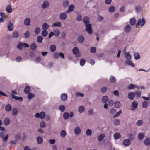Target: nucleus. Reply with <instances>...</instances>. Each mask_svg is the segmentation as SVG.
<instances>
[{
  "label": "nucleus",
  "mask_w": 150,
  "mask_h": 150,
  "mask_svg": "<svg viewBox=\"0 0 150 150\" xmlns=\"http://www.w3.org/2000/svg\"><path fill=\"white\" fill-rule=\"evenodd\" d=\"M125 64L127 65H129L132 67H134V64L133 63L131 60H126L125 62Z\"/></svg>",
  "instance_id": "nucleus-11"
},
{
  "label": "nucleus",
  "mask_w": 150,
  "mask_h": 150,
  "mask_svg": "<svg viewBox=\"0 0 150 150\" xmlns=\"http://www.w3.org/2000/svg\"><path fill=\"white\" fill-rule=\"evenodd\" d=\"M63 117L65 119H68L69 117V114L67 112H65L63 114Z\"/></svg>",
  "instance_id": "nucleus-30"
},
{
  "label": "nucleus",
  "mask_w": 150,
  "mask_h": 150,
  "mask_svg": "<svg viewBox=\"0 0 150 150\" xmlns=\"http://www.w3.org/2000/svg\"><path fill=\"white\" fill-rule=\"evenodd\" d=\"M59 109L61 112H63L65 110V107L64 106L61 105L59 106Z\"/></svg>",
  "instance_id": "nucleus-48"
},
{
  "label": "nucleus",
  "mask_w": 150,
  "mask_h": 150,
  "mask_svg": "<svg viewBox=\"0 0 150 150\" xmlns=\"http://www.w3.org/2000/svg\"><path fill=\"white\" fill-rule=\"evenodd\" d=\"M120 124V121L119 119H115L114 122V124L115 126L119 125Z\"/></svg>",
  "instance_id": "nucleus-43"
},
{
  "label": "nucleus",
  "mask_w": 150,
  "mask_h": 150,
  "mask_svg": "<svg viewBox=\"0 0 150 150\" xmlns=\"http://www.w3.org/2000/svg\"><path fill=\"white\" fill-rule=\"evenodd\" d=\"M128 88L129 89H133L134 88V84H130L128 87Z\"/></svg>",
  "instance_id": "nucleus-63"
},
{
  "label": "nucleus",
  "mask_w": 150,
  "mask_h": 150,
  "mask_svg": "<svg viewBox=\"0 0 150 150\" xmlns=\"http://www.w3.org/2000/svg\"><path fill=\"white\" fill-rule=\"evenodd\" d=\"M5 133L2 132H0V137L3 139V141L4 142H6L8 138V136L6 135L4 137Z\"/></svg>",
  "instance_id": "nucleus-4"
},
{
  "label": "nucleus",
  "mask_w": 150,
  "mask_h": 150,
  "mask_svg": "<svg viewBox=\"0 0 150 150\" xmlns=\"http://www.w3.org/2000/svg\"><path fill=\"white\" fill-rule=\"evenodd\" d=\"M148 106V103L146 101L143 102L142 103V107L143 108H146Z\"/></svg>",
  "instance_id": "nucleus-47"
},
{
  "label": "nucleus",
  "mask_w": 150,
  "mask_h": 150,
  "mask_svg": "<svg viewBox=\"0 0 150 150\" xmlns=\"http://www.w3.org/2000/svg\"><path fill=\"white\" fill-rule=\"evenodd\" d=\"M144 144L146 146H149L150 145V139L147 138L145 139L144 142Z\"/></svg>",
  "instance_id": "nucleus-13"
},
{
  "label": "nucleus",
  "mask_w": 150,
  "mask_h": 150,
  "mask_svg": "<svg viewBox=\"0 0 150 150\" xmlns=\"http://www.w3.org/2000/svg\"><path fill=\"white\" fill-rule=\"evenodd\" d=\"M54 35L56 36H58L60 34V31L59 30H56L54 31Z\"/></svg>",
  "instance_id": "nucleus-62"
},
{
  "label": "nucleus",
  "mask_w": 150,
  "mask_h": 150,
  "mask_svg": "<svg viewBox=\"0 0 150 150\" xmlns=\"http://www.w3.org/2000/svg\"><path fill=\"white\" fill-rule=\"evenodd\" d=\"M108 100V98L107 96H103L102 98V100L103 103H106Z\"/></svg>",
  "instance_id": "nucleus-29"
},
{
  "label": "nucleus",
  "mask_w": 150,
  "mask_h": 150,
  "mask_svg": "<svg viewBox=\"0 0 150 150\" xmlns=\"http://www.w3.org/2000/svg\"><path fill=\"white\" fill-rule=\"evenodd\" d=\"M10 122V120L8 118H6L5 119L4 121V125H9Z\"/></svg>",
  "instance_id": "nucleus-34"
},
{
  "label": "nucleus",
  "mask_w": 150,
  "mask_h": 150,
  "mask_svg": "<svg viewBox=\"0 0 150 150\" xmlns=\"http://www.w3.org/2000/svg\"><path fill=\"white\" fill-rule=\"evenodd\" d=\"M122 113V111H119L118 112H117L116 114L114 115V117H117L119 116L120 114Z\"/></svg>",
  "instance_id": "nucleus-61"
},
{
  "label": "nucleus",
  "mask_w": 150,
  "mask_h": 150,
  "mask_svg": "<svg viewBox=\"0 0 150 150\" xmlns=\"http://www.w3.org/2000/svg\"><path fill=\"white\" fill-rule=\"evenodd\" d=\"M83 22L85 24L86 27L85 30L88 33L91 34L92 32V30L91 28V25L90 24L89 18L88 17H86L83 19Z\"/></svg>",
  "instance_id": "nucleus-1"
},
{
  "label": "nucleus",
  "mask_w": 150,
  "mask_h": 150,
  "mask_svg": "<svg viewBox=\"0 0 150 150\" xmlns=\"http://www.w3.org/2000/svg\"><path fill=\"white\" fill-rule=\"evenodd\" d=\"M85 63V60L83 59H81L80 62V65L81 66H83Z\"/></svg>",
  "instance_id": "nucleus-58"
},
{
  "label": "nucleus",
  "mask_w": 150,
  "mask_h": 150,
  "mask_svg": "<svg viewBox=\"0 0 150 150\" xmlns=\"http://www.w3.org/2000/svg\"><path fill=\"white\" fill-rule=\"evenodd\" d=\"M6 10L8 13H11L12 12V11L11 5H8L7 6Z\"/></svg>",
  "instance_id": "nucleus-20"
},
{
  "label": "nucleus",
  "mask_w": 150,
  "mask_h": 150,
  "mask_svg": "<svg viewBox=\"0 0 150 150\" xmlns=\"http://www.w3.org/2000/svg\"><path fill=\"white\" fill-rule=\"evenodd\" d=\"M36 139L38 144H40L43 142V139L41 137H38Z\"/></svg>",
  "instance_id": "nucleus-17"
},
{
  "label": "nucleus",
  "mask_w": 150,
  "mask_h": 150,
  "mask_svg": "<svg viewBox=\"0 0 150 150\" xmlns=\"http://www.w3.org/2000/svg\"><path fill=\"white\" fill-rule=\"evenodd\" d=\"M12 36L14 38H18L19 37L18 32L16 31H13L12 34Z\"/></svg>",
  "instance_id": "nucleus-15"
},
{
  "label": "nucleus",
  "mask_w": 150,
  "mask_h": 150,
  "mask_svg": "<svg viewBox=\"0 0 150 150\" xmlns=\"http://www.w3.org/2000/svg\"><path fill=\"white\" fill-rule=\"evenodd\" d=\"M85 110L84 107L83 106H81L79 107L78 109V111L80 113L83 112Z\"/></svg>",
  "instance_id": "nucleus-19"
},
{
  "label": "nucleus",
  "mask_w": 150,
  "mask_h": 150,
  "mask_svg": "<svg viewBox=\"0 0 150 150\" xmlns=\"http://www.w3.org/2000/svg\"><path fill=\"white\" fill-rule=\"evenodd\" d=\"M40 126L41 128H44L45 127L46 124L44 122H42L40 123Z\"/></svg>",
  "instance_id": "nucleus-60"
},
{
  "label": "nucleus",
  "mask_w": 150,
  "mask_h": 150,
  "mask_svg": "<svg viewBox=\"0 0 150 150\" xmlns=\"http://www.w3.org/2000/svg\"><path fill=\"white\" fill-rule=\"evenodd\" d=\"M49 6V2L47 0L44 1L41 5V7L43 9H45Z\"/></svg>",
  "instance_id": "nucleus-3"
},
{
  "label": "nucleus",
  "mask_w": 150,
  "mask_h": 150,
  "mask_svg": "<svg viewBox=\"0 0 150 150\" xmlns=\"http://www.w3.org/2000/svg\"><path fill=\"white\" fill-rule=\"evenodd\" d=\"M81 132V129L79 127H76L74 129V133L76 135H78L80 134Z\"/></svg>",
  "instance_id": "nucleus-8"
},
{
  "label": "nucleus",
  "mask_w": 150,
  "mask_h": 150,
  "mask_svg": "<svg viewBox=\"0 0 150 150\" xmlns=\"http://www.w3.org/2000/svg\"><path fill=\"white\" fill-rule=\"evenodd\" d=\"M62 23L61 22H57L53 23V26L54 27H60L61 26Z\"/></svg>",
  "instance_id": "nucleus-24"
},
{
  "label": "nucleus",
  "mask_w": 150,
  "mask_h": 150,
  "mask_svg": "<svg viewBox=\"0 0 150 150\" xmlns=\"http://www.w3.org/2000/svg\"><path fill=\"white\" fill-rule=\"evenodd\" d=\"M110 81L112 83H115L116 81L115 78L112 76L110 77Z\"/></svg>",
  "instance_id": "nucleus-51"
},
{
  "label": "nucleus",
  "mask_w": 150,
  "mask_h": 150,
  "mask_svg": "<svg viewBox=\"0 0 150 150\" xmlns=\"http://www.w3.org/2000/svg\"><path fill=\"white\" fill-rule=\"evenodd\" d=\"M135 94L136 97L139 98L141 95V92L140 91H137L135 92Z\"/></svg>",
  "instance_id": "nucleus-59"
},
{
  "label": "nucleus",
  "mask_w": 150,
  "mask_h": 150,
  "mask_svg": "<svg viewBox=\"0 0 150 150\" xmlns=\"http://www.w3.org/2000/svg\"><path fill=\"white\" fill-rule=\"evenodd\" d=\"M78 40L80 43H81L83 42L84 40L83 37L82 36H79L78 38Z\"/></svg>",
  "instance_id": "nucleus-32"
},
{
  "label": "nucleus",
  "mask_w": 150,
  "mask_h": 150,
  "mask_svg": "<svg viewBox=\"0 0 150 150\" xmlns=\"http://www.w3.org/2000/svg\"><path fill=\"white\" fill-rule=\"evenodd\" d=\"M132 107L133 108H137V107L138 105V103L136 101H134L132 103Z\"/></svg>",
  "instance_id": "nucleus-55"
},
{
  "label": "nucleus",
  "mask_w": 150,
  "mask_h": 150,
  "mask_svg": "<svg viewBox=\"0 0 150 150\" xmlns=\"http://www.w3.org/2000/svg\"><path fill=\"white\" fill-rule=\"evenodd\" d=\"M67 15L65 12H62L59 15V18L62 20H65L67 17Z\"/></svg>",
  "instance_id": "nucleus-7"
},
{
  "label": "nucleus",
  "mask_w": 150,
  "mask_h": 150,
  "mask_svg": "<svg viewBox=\"0 0 150 150\" xmlns=\"http://www.w3.org/2000/svg\"><path fill=\"white\" fill-rule=\"evenodd\" d=\"M37 47L35 43H33L30 46V48L32 50H35Z\"/></svg>",
  "instance_id": "nucleus-45"
},
{
  "label": "nucleus",
  "mask_w": 150,
  "mask_h": 150,
  "mask_svg": "<svg viewBox=\"0 0 150 150\" xmlns=\"http://www.w3.org/2000/svg\"><path fill=\"white\" fill-rule=\"evenodd\" d=\"M114 137L115 140H117L121 137V135L120 134L116 133L114 134Z\"/></svg>",
  "instance_id": "nucleus-18"
},
{
  "label": "nucleus",
  "mask_w": 150,
  "mask_h": 150,
  "mask_svg": "<svg viewBox=\"0 0 150 150\" xmlns=\"http://www.w3.org/2000/svg\"><path fill=\"white\" fill-rule=\"evenodd\" d=\"M115 8L113 6H111L109 8V11L111 13L114 12L115 11Z\"/></svg>",
  "instance_id": "nucleus-38"
},
{
  "label": "nucleus",
  "mask_w": 150,
  "mask_h": 150,
  "mask_svg": "<svg viewBox=\"0 0 150 150\" xmlns=\"http://www.w3.org/2000/svg\"><path fill=\"white\" fill-rule=\"evenodd\" d=\"M79 49L76 47H74L72 50L73 53L74 54H76L79 52Z\"/></svg>",
  "instance_id": "nucleus-27"
},
{
  "label": "nucleus",
  "mask_w": 150,
  "mask_h": 150,
  "mask_svg": "<svg viewBox=\"0 0 150 150\" xmlns=\"http://www.w3.org/2000/svg\"><path fill=\"white\" fill-rule=\"evenodd\" d=\"M30 91V87L28 86L25 87L24 89V92L25 93H28Z\"/></svg>",
  "instance_id": "nucleus-49"
},
{
  "label": "nucleus",
  "mask_w": 150,
  "mask_h": 150,
  "mask_svg": "<svg viewBox=\"0 0 150 150\" xmlns=\"http://www.w3.org/2000/svg\"><path fill=\"white\" fill-rule=\"evenodd\" d=\"M30 19L28 18H27L24 20V24L25 26H28L30 25Z\"/></svg>",
  "instance_id": "nucleus-10"
},
{
  "label": "nucleus",
  "mask_w": 150,
  "mask_h": 150,
  "mask_svg": "<svg viewBox=\"0 0 150 150\" xmlns=\"http://www.w3.org/2000/svg\"><path fill=\"white\" fill-rule=\"evenodd\" d=\"M88 113L90 115H92L94 113V112L93 109L91 108L88 110Z\"/></svg>",
  "instance_id": "nucleus-54"
},
{
  "label": "nucleus",
  "mask_w": 150,
  "mask_h": 150,
  "mask_svg": "<svg viewBox=\"0 0 150 150\" xmlns=\"http://www.w3.org/2000/svg\"><path fill=\"white\" fill-rule=\"evenodd\" d=\"M48 34V32L46 30H43L41 33L43 37L46 36Z\"/></svg>",
  "instance_id": "nucleus-42"
},
{
  "label": "nucleus",
  "mask_w": 150,
  "mask_h": 150,
  "mask_svg": "<svg viewBox=\"0 0 150 150\" xmlns=\"http://www.w3.org/2000/svg\"><path fill=\"white\" fill-rule=\"evenodd\" d=\"M43 38L42 36H39L37 37V42L39 43H41L42 42Z\"/></svg>",
  "instance_id": "nucleus-40"
},
{
  "label": "nucleus",
  "mask_w": 150,
  "mask_h": 150,
  "mask_svg": "<svg viewBox=\"0 0 150 150\" xmlns=\"http://www.w3.org/2000/svg\"><path fill=\"white\" fill-rule=\"evenodd\" d=\"M7 28L8 29V30L10 31H12L13 29V25L12 23H11L8 25Z\"/></svg>",
  "instance_id": "nucleus-28"
},
{
  "label": "nucleus",
  "mask_w": 150,
  "mask_h": 150,
  "mask_svg": "<svg viewBox=\"0 0 150 150\" xmlns=\"http://www.w3.org/2000/svg\"><path fill=\"white\" fill-rule=\"evenodd\" d=\"M135 93L132 92H129L128 93V98L131 100H133L134 98Z\"/></svg>",
  "instance_id": "nucleus-12"
},
{
  "label": "nucleus",
  "mask_w": 150,
  "mask_h": 150,
  "mask_svg": "<svg viewBox=\"0 0 150 150\" xmlns=\"http://www.w3.org/2000/svg\"><path fill=\"white\" fill-rule=\"evenodd\" d=\"M131 29L130 26L129 25H127L125 27L124 30L125 32H128Z\"/></svg>",
  "instance_id": "nucleus-35"
},
{
  "label": "nucleus",
  "mask_w": 150,
  "mask_h": 150,
  "mask_svg": "<svg viewBox=\"0 0 150 150\" xmlns=\"http://www.w3.org/2000/svg\"><path fill=\"white\" fill-rule=\"evenodd\" d=\"M25 46V47H29V45L28 44L26 43H20L18 45L17 47L19 49H22L24 46Z\"/></svg>",
  "instance_id": "nucleus-6"
},
{
  "label": "nucleus",
  "mask_w": 150,
  "mask_h": 150,
  "mask_svg": "<svg viewBox=\"0 0 150 150\" xmlns=\"http://www.w3.org/2000/svg\"><path fill=\"white\" fill-rule=\"evenodd\" d=\"M67 95L65 93L62 94L61 96V99L63 101H65L67 98Z\"/></svg>",
  "instance_id": "nucleus-16"
},
{
  "label": "nucleus",
  "mask_w": 150,
  "mask_h": 150,
  "mask_svg": "<svg viewBox=\"0 0 150 150\" xmlns=\"http://www.w3.org/2000/svg\"><path fill=\"white\" fill-rule=\"evenodd\" d=\"M116 112L115 109L113 108H112L110 110V113L111 115H113Z\"/></svg>",
  "instance_id": "nucleus-52"
},
{
  "label": "nucleus",
  "mask_w": 150,
  "mask_h": 150,
  "mask_svg": "<svg viewBox=\"0 0 150 150\" xmlns=\"http://www.w3.org/2000/svg\"><path fill=\"white\" fill-rule=\"evenodd\" d=\"M105 137V135L104 134H100L98 136V140L100 142L102 141L103 139Z\"/></svg>",
  "instance_id": "nucleus-21"
},
{
  "label": "nucleus",
  "mask_w": 150,
  "mask_h": 150,
  "mask_svg": "<svg viewBox=\"0 0 150 150\" xmlns=\"http://www.w3.org/2000/svg\"><path fill=\"white\" fill-rule=\"evenodd\" d=\"M11 110V106L10 105L8 104L6 106L5 110L6 111L9 112Z\"/></svg>",
  "instance_id": "nucleus-33"
},
{
  "label": "nucleus",
  "mask_w": 150,
  "mask_h": 150,
  "mask_svg": "<svg viewBox=\"0 0 150 150\" xmlns=\"http://www.w3.org/2000/svg\"><path fill=\"white\" fill-rule=\"evenodd\" d=\"M125 57L126 58V60H131V56L129 52H125Z\"/></svg>",
  "instance_id": "nucleus-14"
},
{
  "label": "nucleus",
  "mask_w": 150,
  "mask_h": 150,
  "mask_svg": "<svg viewBox=\"0 0 150 150\" xmlns=\"http://www.w3.org/2000/svg\"><path fill=\"white\" fill-rule=\"evenodd\" d=\"M144 134L143 133H139L138 135V138L140 140L142 139L144 137Z\"/></svg>",
  "instance_id": "nucleus-36"
},
{
  "label": "nucleus",
  "mask_w": 150,
  "mask_h": 150,
  "mask_svg": "<svg viewBox=\"0 0 150 150\" xmlns=\"http://www.w3.org/2000/svg\"><path fill=\"white\" fill-rule=\"evenodd\" d=\"M12 113L14 116L16 115L18 113V111L16 108H14L13 109L12 111Z\"/></svg>",
  "instance_id": "nucleus-39"
},
{
  "label": "nucleus",
  "mask_w": 150,
  "mask_h": 150,
  "mask_svg": "<svg viewBox=\"0 0 150 150\" xmlns=\"http://www.w3.org/2000/svg\"><path fill=\"white\" fill-rule=\"evenodd\" d=\"M50 49L51 52H54L56 50V46L54 45H51L50 47Z\"/></svg>",
  "instance_id": "nucleus-23"
},
{
  "label": "nucleus",
  "mask_w": 150,
  "mask_h": 150,
  "mask_svg": "<svg viewBox=\"0 0 150 150\" xmlns=\"http://www.w3.org/2000/svg\"><path fill=\"white\" fill-rule=\"evenodd\" d=\"M34 95L31 93H29L28 94V97L29 100L31 99L34 96Z\"/></svg>",
  "instance_id": "nucleus-46"
},
{
  "label": "nucleus",
  "mask_w": 150,
  "mask_h": 150,
  "mask_svg": "<svg viewBox=\"0 0 150 150\" xmlns=\"http://www.w3.org/2000/svg\"><path fill=\"white\" fill-rule=\"evenodd\" d=\"M40 29L39 27H37L35 28V33L36 35H38L40 33Z\"/></svg>",
  "instance_id": "nucleus-37"
},
{
  "label": "nucleus",
  "mask_w": 150,
  "mask_h": 150,
  "mask_svg": "<svg viewBox=\"0 0 150 150\" xmlns=\"http://www.w3.org/2000/svg\"><path fill=\"white\" fill-rule=\"evenodd\" d=\"M91 52L94 53L96 52V49L95 47H92L90 50Z\"/></svg>",
  "instance_id": "nucleus-64"
},
{
  "label": "nucleus",
  "mask_w": 150,
  "mask_h": 150,
  "mask_svg": "<svg viewBox=\"0 0 150 150\" xmlns=\"http://www.w3.org/2000/svg\"><path fill=\"white\" fill-rule=\"evenodd\" d=\"M134 59L135 60H137L139 59L140 58V56L139 54L138 53L135 52L134 53Z\"/></svg>",
  "instance_id": "nucleus-31"
},
{
  "label": "nucleus",
  "mask_w": 150,
  "mask_h": 150,
  "mask_svg": "<svg viewBox=\"0 0 150 150\" xmlns=\"http://www.w3.org/2000/svg\"><path fill=\"white\" fill-rule=\"evenodd\" d=\"M68 9L71 11V12H72L74 10V6L73 5L71 4L69 6Z\"/></svg>",
  "instance_id": "nucleus-50"
},
{
  "label": "nucleus",
  "mask_w": 150,
  "mask_h": 150,
  "mask_svg": "<svg viewBox=\"0 0 150 150\" xmlns=\"http://www.w3.org/2000/svg\"><path fill=\"white\" fill-rule=\"evenodd\" d=\"M136 21L134 18H131L130 20V23L131 25H133L135 24Z\"/></svg>",
  "instance_id": "nucleus-44"
},
{
  "label": "nucleus",
  "mask_w": 150,
  "mask_h": 150,
  "mask_svg": "<svg viewBox=\"0 0 150 150\" xmlns=\"http://www.w3.org/2000/svg\"><path fill=\"white\" fill-rule=\"evenodd\" d=\"M66 132L64 130H62V131L60 133L61 137L63 138H64L65 137V136L66 135Z\"/></svg>",
  "instance_id": "nucleus-26"
},
{
  "label": "nucleus",
  "mask_w": 150,
  "mask_h": 150,
  "mask_svg": "<svg viewBox=\"0 0 150 150\" xmlns=\"http://www.w3.org/2000/svg\"><path fill=\"white\" fill-rule=\"evenodd\" d=\"M143 123V122L142 120H139L137 122L136 124L138 126H141Z\"/></svg>",
  "instance_id": "nucleus-53"
},
{
  "label": "nucleus",
  "mask_w": 150,
  "mask_h": 150,
  "mask_svg": "<svg viewBox=\"0 0 150 150\" xmlns=\"http://www.w3.org/2000/svg\"><path fill=\"white\" fill-rule=\"evenodd\" d=\"M69 4V2L68 1H65L63 3V6L65 7H67L68 6Z\"/></svg>",
  "instance_id": "nucleus-57"
},
{
  "label": "nucleus",
  "mask_w": 150,
  "mask_h": 150,
  "mask_svg": "<svg viewBox=\"0 0 150 150\" xmlns=\"http://www.w3.org/2000/svg\"><path fill=\"white\" fill-rule=\"evenodd\" d=\"M86 133L87 136H91L92 134V131L90 129H88L86 131Z\"/></svg>",
  "instance_id": "nucleus-41"
},
{
  "label": "nucleus",
  "mask_w": 150,
  "mask_h": 150,
  "mask_svg": "<svg viewBox=\"0 0 150 150\" xmlns=\"http://www.w3.org/2000/svg\"><path fill=\"white\" fill-rule=\"evenodd\" d=\"M114 105L115 108H118L121 106V103L119 101H116L114 103Z\"/></svg>",
  "instance_id": "nucleus-25"
},
{
  "label": "nucleus",
  "mask_w": 150,
  "mask_h": 150,
  "mask_svg": "<svg viewBox=\"0 0 150 150\" xmlns=\"http://www.w3.org/2000/svg\"><path fill=\"white\" fill-rule=\"evenodd\" d=\"M25 37L26 38H28L30 35V33L29 31H27L24 34Z\"/></svg>",
  "instance_id": "nucleus-56"
},
{
  "label": "nucleus",
  "mask_w": 150,
  "mask_h": 150,
  "mask_svg": "<svg viewBox=\"0 0 150 150\" xmlns=\"http://www.w3.org/2000/svg\"><path fill=\"white\" fill-rule=\"evenodd\" d=\"M49 27V25L46 23H44L42 26V29L45 30L47 29Z\"/></svg>",
  "instance_id": "nucleus-22"
},
{
  "label": "nucleus",
  "mask_w": 150,
  "mask_h": 150,
  "mask_svg": "<svg viewBox=\"0 0 150 150\" xmlns=\"http://www.w3.org/2000/svg\"><path fill=\"white\" fill-rule=\"evenodd\" d=\"M145 22L144 20L143 19L142 20L140 19L138 20L137 24L136 25V27H137L138 26L141 25V26H142L144 25Z\"/></svg>",
  "instance_id": "nucleus-9"
},
{
  "label": "nucleus",
  "mask_w": 150,
  "mask_h": 150,
  "mask_svg": "<svg viewBox=\"0 0 150 150\" xmlns=\"http://www.w3.org/2000/svg\"><path fill=\"white\" fill-rule=\"evenodd\" d=\"M45 115V112L43 111L41 112L40 113H36L35 115V116L37 118H40L42 119H44Z\"/></svg>",
  "instance_id": "nucleus-2"
},
{
  "label": "nucleus",
  "mask_w": 150,
  "mask_h": 150,
  "mask_svg": "<svg viewBox=\"0 0 150 150\" xmlns=\"http://www.w3.org/2000/svg\"><path fill=\"white\" fill-rule=\"evenodd\" d=\"M131 141L130 139H126L124 140L123 142V145L125 147L129 146L130 144Z\"/></svg>",
  "instance_id": "nucleus-5"
}]
</instances>
